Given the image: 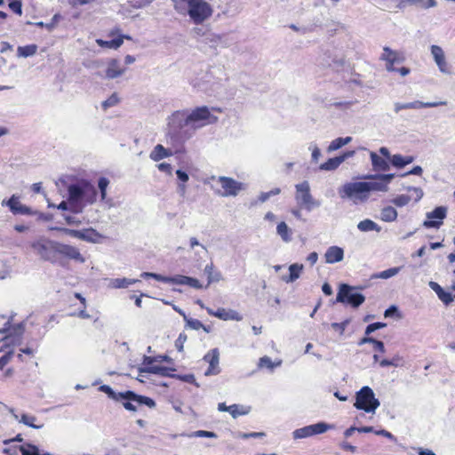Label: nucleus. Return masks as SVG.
I'll return each instance as SVG.
<instances>
[{
	"instance_id": "obj_30",
	"label": "nucleus",
	"mask_w": 455,
	"mask_h": 455,
	"mask_svg": "<svg viewBox=\"0 0 455 455\" xmlns=\"http://www.w3.org/2000/svg\"><path fill=\"white\" fill-rule=\"evenodd\" d=\"M170 371L168 367L165 366H160V365H154V366H148V367H143L140 369V372H148V373H153L159 376L166 377L170 376Z\"/></svg>"
},
{
	"instance_id": "obj_43",
	"label": "nucleus",
	"mask_w": 455,
	"mask_h": 455,
	"mask_svg": "<svg viewBox=\"0 0 455 455\" xmlns=\"http://www.w3.org/2000/svg\"><path fill=\"white\" fill-rule=\"evenodd\" d=\"M406 190L411 193V195H409V196H412V200L415 203H418L419 201H420V199L424 196V192L420 188L408 187V188H406Z\"/></svg>"
},
{
	"instance_id": "obj_12",
	"label": "nucleus",
	"mask_w": 455,
	"mask_h": 455,
	"mask_svg": "<svg viewBox=\"0 0 455 455\" xmlns=\"http://www.w3.org/2000/svg\"><path fill=\"white\" fill-rule=\"evenodd\" d=\"M331 428H333V426L330 424L318 422L316 424L308 425L294 430L292 432V436L294 439L307 438L315 435L323 434Z\"/></svg>"
},
{
	"instance_id": "obj_39",
	"label": "nucleus",
	"mask_w": 455,
	"mask_h": 455,
	"mask_svg": "<svg viewBox=\"0 0 455 455\" xmlns=\"http://www.w3.org/2000/svg\"><path fill=\"white\" fill-rule=\"evenodd\" d=\"M375 3L383 9H402L401 0H375Z\"/></svg>"
},
{
	"instance_id": "obj_6",
	"label": "nucleus",
	"mask_w": 455,
	"mask_h": 455,
	"mask_svg": "<svg viewBox=\"0 0 455 455\" xmlns=\"http://www.w3.org/2000/svg\"><path fill=\"white\" fill-rule=\"evenodd\" d=\"M100 390L107 394L110 399L115 401L132 400L133 402H136L138 405H147L149 408H154L156 406V403L153 399L147 396L137 395L133 391L116 393L108 385L100 386Z\"/></svg>"
},
{
	"instance_id": "obj_16",
	"label": "nucleus",
	"mask_w": 455,
	"mask_h": 455,
	"mask_svg": "<svg viewBox=\"0 0 455 455\" xmlns=\"http://www.w3.org/2000/svg\"><path fill=\"white\" fill-rule=\"evenodd\" d=\"M163 283H173V284H179V285H188L190 287L196 288V289H201L202 284L200 282L193 277L177 275L174 276H164L163 277Z\"/></svg>"
},
{
	"instance_id": "obj_38",
	"label": "nucleus",
	"mask_w": 455,
	"mask_h": 455,
	"mask_svg": "<svg viewBox=\"0 0 455 455\" xmlns=\"http://www.w3.org/2000/svg\"><path fill=\"white\" fill-rule=\"evenodd\" d=\"M400 270H401L400 267H391V268L386 269L384 271L373 274L371 275V278L372 279H376V278L388 279V278H391V277L396 275L400 272Z\"/></svg>"
},
{
	"instance_id": "obj_18",
	"label": "nucleus",
	"mask_w": 455,
	"mask_h": 455,
	"mask_svg": "<svg viewBox=\"0 0 455 455\" xmlns=\"http://www.w3.org/2000/svg\"><path fill=\"white\" fill-rule=\"evenodd\" d=\"M355 155V151H347L342 155L328 159L325 163L322 164L319 166L321 171H334L336 170L343 162H345L347 158L352 157Z\"/></svg>"
},
{
	"instance_id": "obj_42",
	"label": "nucleus",
	"mask_w": 455,
	"mask_h": 455,
	"mask_svg": "<svg viewBox=\"0 0 455 455\" xmlns=\"http://www.w3.org/2000/svg\"><path fill=\"white\" fill-rule=\"evenodd\" d=\"M109 185V180L105 177H100L98 180V188L100 193V199L104 201L107 196V188Z\"/></svg>"
},
{
	"instance_id": "obj_28",
	"label": "nucleus",
	"mask_w": 455,
	"mask_h": 455,
	"mask_svg": "<svg viewBox=\"0 0 455 455\" xmlns=\"http://www.w3.org/2000/svg\"><path fill=\"white\" fill-rule=\"evenodd\" d=\"M102 235L98 233L94 228H85L83 230H79L78 239L83 241H86L89 243H98L99 239Z\"/></svg>"
},
{
	"instance_id": "obj_23",
	"label": "nucleus",
	"mask_w": 455,
	"mask_h": 455,
	"mask_svg": "<svg viewBox=\"0 0 455 455\" xmlns=\"http://www.w3.org/2000/svg\"><path fill=\"white\" fill-rule=\"evenodd\" d=\"M344 258V251L341 247L333 245L330 246L325 253H324V259L325 262L328 264H334L340 262Z\"/></svg>"
},
{
	"instance_id": "obj_1",
	"label": "nucleus",
	"mask_w": 455,
	"mask_h": 455,
	"mask_svg": "<svg viewBox=\"0 0 455 455\" xmlns=\"http://www.w3.org/2000/svg\"><path fill=\"white\" fill-rule=\"evenodd\" d=\"M217 121L218 117L207 106L176 110L167 117L166 136L172 144H183L193 138L197 130Z\"/></svg>"
},
{
	"instance_id": "obj_44",
	"label": "nucleus",
	"mask_w": 455,
	"mask_h": 455,
	"mask_svg": "<svg viewBox=\"0 0 455 455\" xmlns=\"http://www.w3.org/2000/svg\"><path fill=\"white\" fill-rule=\"evenodd\" d=\"M119 101L118 96L116 93H113L109 98L102 102V108L104 109H108L111 107L116 106Z\"/></svg>"
},
{
	"instance_id": "obj_13",
	"label": "nucleus",
	"mask_w": 455,
	"mask_h": 455,
	"mask_svg": "<svg viewBox=\"0 0 455 455\" xmlns=\"http://www.w3.org/2000/svg\"><path fill=\"white\" fill-rule=\"evenodd\" d=\"M447 208L444 206L435 207L432 212L427 213L423 226L427 228H439L443 225V220L446 218Z\"/></svg>"
},
{
	"instance_id": "obj_59",
	"label": "nucleus",
	"mask_w": 455,
	"mask_h": 455,
	"mask_svg": "<svg viewBox=\"0 0 455 455\" xmlns=\"http://www.w3.org/2000/svg\"><path fill=\"white\" fill-rule=\"evenodd\" d=\"M63 217L67 224L68 225L80 226L82 223L81 220H79L77 218L74 216L63 214Z\"/></svg>"
},
{
	"instance_id": "obj_7",
	"label": "nucleus",
	"mask_w": 455,
	"mask_h": 455,
	"mask_svg": "<svg viewBox=\"0 0 455 455\" xmlns=\"http://www.w3.org/2000/svg\"><path fill=\"white\" fill-rule=\"evenodd\" d=\"M379 401L375 397L373 390L368 387H363L355 395L354 406L368 413H375L379 406Z\"/></svg>"
},
{
	"instance_id": "obj_40",
	"label": "nucleus",
	"mask_w": 455,
	"mask_h": 455,
	"mask_svg": "<svg viewBox=\"0 0 455 455\" xmlns=\"http://www.w3.org/2000/svg\"><path fill=\"white\" fill-rule=\"evenodd\" d=\"M229 413L232 415L233 418H237L241 415H246L249 413V409L239 404H232L228 406Z\"/></svg>"
},
{
	"instance_id": "obj_56",
	"label": "nucleus",
	"mask_w": 455,
	"mask_h": 455,
	"mask_svg": "<svg viewBox=\"0 0 455 455\" xmlns=\"http://www.w3.org/2000/svg\"><path fill=\"white\" fill-rule=\"evenodd\" d=\"M309 149L312 150V161L316 163L321 156V151L319 148L315 144L311 143Z\"/></svg>"
},
{
	"instance_id": "obj_49",
	"label": "nucleus",
	"mask_w": 455,
	"mask_h": 455,
	"mask_svg": "<svg viewBox=\"0 0 455 455\" xmlns=\"http://www.w3.org/2000/svg\"><path fill=\"white\" fill-rule=\"evenodd\" d=\"M387 324L385 323H380V322H377V323H371L369 324L366 329H365V334L366 335H370L371 333H372L373 331L379 330V329H381V328H384L386 327Z\"/></svg>"
},
{
	"instance_id": "obj_22",
	"label": "nucleus",
	"mask_w": 455,
	"mask_h": 455,
	"mask_svg": "<svg viewBox=\"0 0 455 455\" xmlns=\"http://www.w3.org/2000/svg\"><path fill=\"white\" fill-rule=\"evenodd\" d=\"M370 181H363L366 188V193L369 196L370 192H387L388 188L386 182L381 181L378 175L370 176Z\"/></svg>"
},
{
	"instance_id": "obj_47",
	"label": "nucleus",
	"mask_w": 455,
	"mask_h": 455,
	"mask_svg": "<svg viewBox=\"0 0 455 455\" xmlns=\"http://www.w3.org/2000/svg\"><path fill=\"white\" fill-rule=\"evenodd\" d=\"M280 192H281V190L278 188H275L268 192H262L259 196V200L261 203H264L267 200H268L272 196H276V195L280 194Z\"/></svg>"
},
{
	"instance_id": "obj_46",
	"label": "nucleus",
	"mask_w": 455,
	"mask_h": 455,
	"mask_svg": "<svg viewBox=\"0 0 455 455\" xmlns=\"http://www.w3.org/2000/svg\"><path fill=\"white\" fill-rule=\"evenodd\" d=\"M186 326L193 330H199L204 327V324L197 319L189 318L185 316Z\"/></svg>"
},
{
	"instance_id": "obj_25",
	"label": "nucleus",
	"mask_w": 455,
	"mask_h": 455,
	"mask_svg": "<svg viewBox=\"0 0 455 455\" xmlns=\"http://www.w3.org/2000/svg\"><path fill=\"white\" fill-rule=\"evenodd\" d=\"M173 155V152L170 148H165L163 145L157 144L154 147L152 151L149 154V157L151 160L155 162H158L166 157H170Z\"/></svg>"
},
{
	"instance_id": "obj_61",
	"label": "nucleus",
	"mask_w": 455,
	"mask_h": 455,
	"mask_svg": "<svg viewBox=\"0 0 455 455\" xmlns=\"http://www.w3.org/2000/svg\"><path fill=\"white\" fill-rule=\"evenodd\" d=\"M140 276L142 278H154L156 279V281H160V282H163V277L164 275H160V274H156V273H149V272H143L141 273Z\"/></svg>"
},
{
	"instance_id": "obj_11",
	"label": "nucleus",
	"mask_w": 455,
	"mask_h": 455,
	"mask_svg": "<svg viewBox=\"0 0 455 455\" xmlns=\"http://www.w3.org/2000/svg\"><path fill=\"white\" fill-rule=\"evenodd\" d=\"M14 315L15 314H12L8 317L4 327L0 329V334H5L3 340L8 341L12 339V344L15 346L20 345L21 342V338L25 331V323L21 322L16 324H12Z\"/></svg>"
},
{
	"instance_id": "obj_32",
	"label": "nucleus",
	"mask_w": 455,
	"mask_h": 455,
	"mask_svg": "<svg viewBox=\"0 0 455 455\" xmlns=\"http://www.w3.org/2000/svg\"><path fill=\"white\" fill-rule=\"evenodd\" d=\"M303 269L302 264L294 263L289 267L290 275L287 277H283V280L286 283H293L296 281Z\"/></svg>"
},
{
	"instance_id": "obj_36",
	"label": "nucleus",
	"mask_w": 455,
	"mask_h": 455,
	"mask_svg": "<svg viewBox=\"0 0 455 455\" xmlns=\"http://www.w3.org/2000/svg\"><path fill=\"white\" fill-rule=\"evenodd\" d=\"M282 364V360H278L277 362L274 363L272 362L271 358L269 356H262L259 358L258 363L259 368H267L270 370L271 371L275 368Z\"/></svg>"
},
{
	"instance_id": "obj_50",
	"label": "nucleus",
	"mask_w": 455,
	"mask_h": 455,
	"mask_svg": "<svg viewBox=\"0 0 455 455\" xmlns=\"http://www.w3.org/2000/svg\"><path fill=\"white\" fill-rule=\"evenodd\" d=\"M438 298L445 305H449L453 300H455L454 295L452 296L450 292H447L444 290L438 295Z\"/></svg>"
},
{
	"instance_id": "obj_37",
	"label": "nucleus",
	"mask_w": 455,
	"mask_h": 455,
	"mask_svg": "<svg viewBox=\"0 0 455 455\" xmlns=\"http://www.w3.org/2000/svg\"><path fill=\"white\" fill-rule=\"evenodd\" d=\"M123 39H124V37H121V36L111 39V40L98 39L97 44L102 47H108L110 49H117L118 47H120L122 45V44L124 42Z\"/></svg>"
},
{
	"instance_id": "obj_48",
	"label": "nucleus",
	"mask_w": 455,
	"mask_h": 455,
	"mask_svg": "<svg viewBox=\"0 0 455 455\" xmlns=\"http://www.w3.org/2000/svg\"><path fill=\"white\" fill-rule=\"evenodd\" d=\"M188 339L187 334L184 332L180 333L178 339L175 340V347L179 352L183 351L184 344Z\"/></svg>"
},
{
	"instance_id": "obj_64",
	"label": "nucleus",
	"mask_w": 455,
	"mask_h": 455,
	"mask_svg": "<svg viewBox=\"0 0 455 455\" xmlns=\"http://www.w3.org/2000/svg\"><path fill=\"white\" fill-rule=\"evenodd\" d=\"M135 404H138L136 402H133L132 400H125V402L123 403V406L131 411H135L137 410V406Z\"/></svg>"
},
{
	"instance_id": "obj_54",
	"label": "nucleus",
	"mask_w": 455,
	"mask_h": 455,
	"mask_svg": "<svg viewBox=\"0 0 455 455\" xmlns=\"http://www.w3.org/2000/svg\"><path fill=\"white\" fill-rule=\"evenodd\" d=\"M390 162H391V164L394 166H395L397 168L404 167L403 156H401V155H394V156H392V157L390 159Z\"/></svg>"
},
{
	"instance_id": "obj_34",
	"label": "nucleus",
	"mask_w": 455,
	"mask_h": 455,
	"mask_svg": "<svg viewBox=\"0 0 455 455\" xmlns=\"http://www.w3.org/2000/svg\"><path fill=\"white\" fill-rule=\"evenodd\" d=\"M397 215V211L392 206H386L380 212V219L385 222L395 221Z\"/></svg>"
},
{
	"instance_id": "obj_52",
	"label": "nucleus",
	"mask_w": 455,
	"mask_h": 455,
	"mask_svg": "<svg viewBox=\"0 0 455 455\" xmlns=\"http://www.w3.org/2000/svg\"><path fill=\"white\" fill-rule=\"evenodd\" d=\"M213 266L212 264L206 265L204 267V272L208 275V283H211L214 281L220 280V274H217L215 277L212 276Z\"/></svg>"
},
{
	"instance_id": "obj_8",
	"label": "nucleus",
	"mask_w": 455,
	"mask_h": 455,
	"mask_svg": "<svg viewBox=\"0 0 455 455\" xmlns=\"http://www.w3.org/2000/svg\"><path fill=\"white\" fill-rule=\"evenodd\" d=\"M339 195L342 199H350L355 204L368 199L363 181L347 182L339 188Z\"/></svg>"
},
{
	"instance_id": "obj_2",
	"label": "nucleus",
	"mask_w": 455,
	"mask_h": 455,
	"mask_svg": "<svg viewBox=\"0 0 455 455\" xmlns=\"http://www.w3.org/2000/svg\"><path fill=\"white\" fill-rule=\"evenodd\" d=\"M31 247L44 260L65 267L66 259L84 263L85 259L79 250L70 244L62 243L47 238H40L32 243Z\"/></svg>"
},
{
	"instance_id": "obj_60",
	"label": "nucleus",
	"mask_w": 455,
	"mask_h": 455,
	"mask_svg": "<svg viewBox=\"0 0 455 455\" xmlns=\"http://www.w3.org/2000/svg\"><path fill=\"white\" fill-rule=\"evenodd\" d=\"M157 168L160 172H165L169 175H172V167L168 163H161L157 165Z\"/></svg>"
},
{
	"instance_id": "obj_24",
	"label": "nucleus",
	"mask_w": 455,
	"mask_h": 455,
	"mask_svg": "<svg viewBox=\"0 0 455 455\" xmlns=\"http://www.w3.org/2000/svg\"><path fill=\"white\" fill-rule=\"evenodd\" d=\"M6 206L10 208L13 214H30V209L28 206L21 204L15 195H12L10 199L7 200Z\"/></svg>"
},
{
	"instance_id": "obj_63",
	"label": "nucleus",
	"mask_w": 455,
	"mask_h": 455,
	"mask_svg": "<svg viewBox=\"0 0 455 455\" xmlns=\"http://www.w3.org/2000/svg\"><path fill=\"white\" fill-rule=\"evenodd\" d=\"M176 175L179 180L182 183H186L189 180L188 174L182 170H177Z\"/></svg>"
},
{
	"instance_id": "obj_19",
	"label": "nucleus",
	"mask_w": 455,
	"mask_h": 455,
	"mask_svg": "<svg viewBox=\"0 0 455 455\" xmlns=\"http://www.w3.org/2000/svg\"><path fill=\"white\" fill-rule=\"evenodd\" d=\"M207 313L210 315H213L215 317H218L219 319L227 321V320H235V321H241L243 319L242 315L235 311V310H226L225 308H219L216 311L213 309L207 307L206 308Z\"/></svg>"
},
{
	"instance_id": "obj_29",
	"label": "nucleus",
	"mask_w": 455,
	"mask_h": 455,
	"mask_svg": "<svg viewBox=\"0 0 455 455\" xmlns=\"http://www.w3.org/2000/svg\"><path fill=\"white\" fill-rule=\"evenodd\" d=\"M138 279H130V278H114L110 279L108 283V287L114 289H122L127 288L129 285L138 283Z\"/></svg>"
},
{
	"instance_id": "obj_53",
	"label": "nucleus",
	"mask_w": 455,
	"mask_h": 455,
	"mask_svg": "<svg viewBox=\"0 0 455 455\" xmlns=\"http://www.w3.org/2000/svg\"><path fill=\"white\" fill-rule=\"evenodd\" d=\"M190 436L215 438L217 435L214 432L205 431V430H197V431L194 432Z\"/></svg>"
},
{
	"instance_id": "obj_58",
	"label": "nucleus",
	"mask_w": 455,
	"mask_h": 455,
	"mask_svg": "<svg viewBox=\"0 0 455 455\" xmlns=\"http://www.w3.org/2000/svg\"><path fill=\"white\" fill-rule=\"evenodd\" d=\"M52 230H60L62 231L64 234L70 235L75 238H78L79 230L75 229H69V228H52Z\"/></svg>"
},
{
	"instance_id": "obj_10",
	"label": "nucleus",
	"mask_w": 455,
	"mask_h": 455,
	"mask_svg": "<svg viewBox=\"0 0 455 455\" xmlns=\"http://www.w3.org/2000/svg\"><path fill=\"white\" fill-rule=\"evenodd\" d=\"M336 300L341 303H347L354 307H358L364 302L365 298L362 293L356 291L355 287L343 283L339 286Z\"/></svg>"
},
{
	"instance_id": "obj_27",
	"label": "nucleus",
	"mask_w": 455,
	"mask_h": 455,
	"mask_svg": "<svg viewBox=\"0 0 455 455\" xmlns=\"http://www.w3.org/2000/svg\"><path fill=\"white\" fill-rule=\"evenodd\" d=\"M370 156L375 171L386 172L389 170V164L386 158L379 156L375 152H371Z\"/></svg>"
},
{
	"instance_id": "obj_5",
	"label": "nucleus",
	"mask_w": 455,
	"mask_h": 455,
	"mask_svg": "<svg viewBox=\"0 0 455 455\" xmlns=\"http://www.w3.org/2000/svg\"><path fill=\"white\" fill-rule=\"evenodd\" d=\"M295 201L300 209L308 212L321 205V202L312 196L309 182L307 180L295 185Z\"/></svg>"
},
{
	"instance_id": "obj_3",
	"label": "nucleus",
	"mask_w": 455,
	"mask_h": 455,
	"mask_svg": "<svg viewBox=\"0 0 455 455\" xmlns=\"http://www.w3.org/2000/svg\"><path fill=\"white\" fill-rule=\"evenodd\" d=\"M69 211L75 214L83 212L87 204L97 200V189L89 182L72 184L68 188Z\"/></svg>"
},
{
	"instance_id": "obj_57",
	"label": "nucleus",
	"mask_w": 455,
	"mask_h": 455,
	"mask_svg": "<svg viewBox=\"0 0 455 455\" xmlns=\"http://www.w3.org/2000/svg\"><path fill=\"white\" fill-rule=\"evenodd\" d=\"M342 147H343V145H342L340 138H337L330 143V145L328 147V152H332V151L338 150L339 148H340Z\"/></svg>"
},
{
	"instance_id": "obj_15",
	"label": "nucleus",
	"mask_w": 455,
	"mask_h": 455,
	"mask_svg": "<svg viewBox=\"0 0 455 455\" xmlns=\"http://www.w3.org/2000/svg\"><path fill=\"white\" fill-rule=\"evenodd\" d=\"M444 105H446L445 101L424 102L420 100H414L406 103L395 102L394 104V110L396 114H398L403 109H419L422 108H435Z\"/></svg>"
},
{
	"instance_id": "obj_17",
	"label": "nucleus",
	"mask_w": 455,
	"mask_h": 455,
	"mask_svg": "<svg viewBox=\"0 0 455 455\" xmlns=\"http://www.w3.org/2000/svg\"><path fill=\"white\" fill-rule=\"evenodd\" d=\"M430 51H431L433 59H434L436 66L438 67V69L440 70V72H442L443 74H449L450 69H449L448 64L446 62L444 52L442 49V47H440L439 45L434 44L430 47Z\"/></svg>"
},
{
	"instance_id": "obj_4",
	"label": "nucleus",
	"mask_w": 455,
	"mask_h": 455,
	"mask_svg": "<svg viewBox=\"0 0 455 455\" xmlns=\"http://www.w3.org/2000/svg\"><path fill=\"white\" fill-rule=\"evenodd\" d=\"M174 9L181 15H188L194 24L199 25L208 20L213 12L206 0H172Z\"/></svg>"
},
{
	"instance_id": "obj_55",
	"label": "nucleus",
	"mask_w": 455,
	"mask_h": 455,
	"mask_svg": "<svg viewBox=\"0 0 455 455\" xmlns=\"http://www.w3.org/2000/svg\"><path fill=\"white\" fill-rule=\"evenodd\" d=\"M401 5H402V9L407 5H415V6L423 7L424 0H401Z\"/></svg>"
},
{
	"instance_id": "obj_62",
	"label": "nucleus",
	"mask_w": 455,
	"mask_h": 455,
	"mask_svg": "<svg viewBox=\"0 0 455 455\" xmlns=\"http://www.w3.org/2000/svg\"><path fill=\"white\" fill-rule=\"evenodd\" d=\"M12 352H7L6 354H4L3 356L0 357V368H3L4 366H5L11 360L12 356Z\"/></svg>"
},
{
	"instance_id": "obj_14",
	"label": "nucleus",
	"mask_w": 455,
	"mask_h": 455,
	"mask_svg": "<svg viewBox=\"0 0 455 455\" xmlns=\"http://www.w3.org/2000/svg\"><path fill=\"white\" fill-rule=\"evenodd\" d=\"M203 360L209 364L208 369L205 371V376H214L220 372V351L218 348L209 350Z\"/></svg>"
},
{
	"instance_id": "obj_51",
	"label": "nucleus",
	"mask_w": 455,
	"mask_h": 455,
	"mask_svg": "<svg viewBox=\"0 0 455 455\" xmlns=\"http://www.w3.org/2000/svg\"><path fill=\"white\" fill-rule=\"evenodd\" d=\"M349 323V320H345L341 323H331V328L335 331H339L340 335H342Z\"/></svg>"
},
{
	"instance_id": "obj_41",
	"label": "nucleus",
	"mask_w": 455,
	"mask_h": 455,
	"mask_svg": "<svg viewBox=\"0 0 455 455\" xmlns=\"http://www.w3.org/2000/svg\"><path fill=\"white\" fill-rule=\"evenodd\" d=\"M412 200V196L409 195H399L391 200L392 204H394L397 207H403L407 205Z\"/></svg>"
},
{
	"instance_id": "obj_45",
	"label": "nucleus",
	"mask_w": 455,
	"mask_h": 455,
	"mask_svg": "<svg viewBox=\"0 0 455 455\" xmlns=\"http://www.w3.org/2000/svg\"><path fill=\"white\" fill-rule=\"evenodd\" d=\"M9 8L18 15L22 14V3L20 0H10Z\"/></svg>"
},
{
	"instance_id": "obj_33",
	"label": "nucleus",
	"mask_w": 455,
	"mask_h": 455,
	"mask_svg": "<svg viewBox=\"0 0 455 455\" xmlns=\"http://www.w3.org/2000/svg\"><path fill=\"white\" fill-rule=\"evenodd\" d=\"M276 233L283 242L288 243L291 241V230L284 221L277 225Z\"/></svg>"
},
{
	"instance_id": "obj_31",
	"label": "nucleus",
	"mask_w": 455,
	"mask_h": 455,
	"mask_svg": "<svg viewBox=\"0 0 455 455\" xmlns=\"http://www.w3.org/2000/svg\"><path fill=\"white\" fill-rule=\"evenodd\" d=\"M357 228L361 232L376 231L379 233L381 231V228L376 222H374L373 220H371L370 219H365V220L360 221L357 224Z\"/></svg>"
},
{
	"instance_id": "obj_20",
	"label": "nucleus",
	"mask_w": 455,
	"mask_h": 455,
	"mask_svg": "<svg viewBox=\"0 0 455 455\" xmlns=\"http://www.w3.org/2000/svg\"><path fill=\"white\" fill-rule=\"evenodd\" d=\"M380 59L386 61V69L389 72L395 71L396 68H395L394 65L400 62L398 52L392 51L387 46L384 47Z\"/></svg>"
},
{
	"instance_id": "obj_9",
	"label": "nucleus",
	"mask_w": 455,
	"mask_h": 455,
	"mask_svg": "<svg viewBox=\"0 0 455 455\" xmlns=\"http://www.w3.org/2000/svg\"><path fill=\"white\" fill-rule=\"evenodd\" d=\"M212 180L217 181L222 190H217L216 194L220 196L228 197V196H236L240 191L245 188V185L242 182L236 181L232 178L220 176L211 178Z\"/></svg>"
},
{
	"instance_id": "obj_21",
	"label": "nucleus",
	"mask_w": 455,
	"mask_h": 455,
	"mask_svg": "<svg viewBox=\"0 0 455 455\" xmlns=\"http://www.w3.org/2000/svg\"><path fill=\"white\" fill-rule=\"evenodd\" d=\"M124 72L125 68L121 65L120 61L116 59H111L108 62L105 76L108 79H115L121 76Z\"/></svg>"
},
{
	"instance_id": "obj_26",
	"label": "nucleus",
	"mask_w": 455,
	"mask_h": 455,
	"mask_svg": "<svg viewBox=\"0 0 455 455\" xmlns=\"http://www.w3.org/2000/svg\"><path fill=\"white\" fill-rule=\"evenodd\" d=\"M9 411L13 416V418L15 419L19 420V422L23 423L26 426H28L35 429H40L44 427L43 424H40V425L35 424V421L36 420V418L35 416L23 413L20 416V419H19V416L15 413V411L12 408L9 409Z\"/></svg>"
},
{
	"instance_id": "obj_35",
	"label": "nucleus",
	"mask_w": 455,
	"mask_h": 455,
	"mask_svg": "<svg viewBox=\"0 0 455 455\" xmlns=\"http://www.w3.org/2000/svg\"><path fill=\"white\" fill-rule=\"evenodd\" d=\"M37 52L36 44H28L25 46H19L17 49V54L19 57L28 58L33 56Z\"/></svg>"
}]
</instances>
